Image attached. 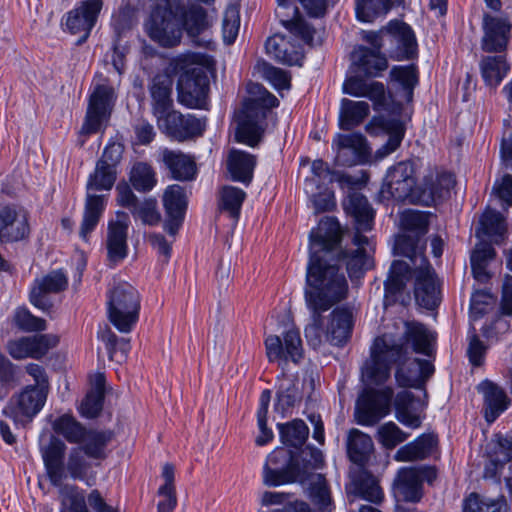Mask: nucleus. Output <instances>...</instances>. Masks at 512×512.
<instances>
[{"instance_id":"obj_1","label":"nucleus","mask_w":512,"mask_h":512,"mask_svg":"<svg viewBox=\"0 0 512 512\" xmlns=\"http://www.w3.org/2000/svg\"><path fill=\"white\" fill-rule=\"evenodd\" d=\"M310 258L306 272L305 301L308 309L329 310L348 292L345 275L326 260L341 240V228L334 217H324L309 235Z\"/></svg>"},{"instance_id":"obj_2","label":"nucleus","mask_w":512,"mask_h":512,"mask_svg":"<svg viewBox=\"0 0 512 512\" xmlns=\"http://www.w3.org/2000/svg\"><path fill=\"white\" fill-rule=\"evenodd\" d=\"M345 211L351 215L355 222L356 233L353 237L355 248L345 249L340 253L339 260L345 264L351 280L358 279L373 267L371 252L373 251L368 237L362 232L370 231L374 223V210L367 198L352 191L343 202Z\"/></svg>"},{"instance_id":"obj_3","label":"nucleus","mask_w":512,"mask_h":512,"mask_svg":"<svg viewBox=\"0 0 512 512\" xmlns=\"http://www.w3.org/2000/svg\"><path fill=\"white\" fill-rule=\"evenodd\" d=\"M411 361L402 344L395 343L388 335L377 337L371 347L370 358L362 367V378L367 384L381 385L390 377L393 364H397L398 369L402 362L406 375L415 372Z\"/></svg>"},{"instance_id":"obj_4","label":"nucleus","mask_w":512,"mask_h":512,"mask_svg":"<svg viewBox=\"0 0 512 512\" xmlns=\"http://www.w3.org/2000/svg\"><path fill=\"white\" fill-rule=\"evenodd\" d=\"M259 92L256 98L244 102L242 110L236 115L235 140L255 147L265 130V119L270 109L279 105V100L265 88L255 85Z\"/></svg>"},{"instance_id":"obj_5","label":"nucleus","mask_w":512,"mask_h":512,"mask_svg":"<svg viewBox=\"0 0 512 512\" xmlns=\"http://www.w3.org/2000/svg\"><path fill=\"white\" fill-rule=\"evenodd\" d=\"M181 10L182 0H157L144 24L149 38L165 48L178 45L182 38Z\"/></svg>"},{"instance_id":"obj_6","label":"nucleus","mask_w":512,"mask_h":512,"mask_svg":"<svg viewBox=\"0 0 512 512\" xmlns=\"http://www.w3.org/2000/svg\"><path fill=\"white\" fill-rule=\"evenodd\" d=\"M141 297L128 282H119L107 292V312L110 322L122 333H129L139 318Z\"/></svg>"},{"instance_id":"obj_7","label":"nucleus","mask_w":512,"mask_h":512,"mask_svg":"<svg viewBox=\"0 0 512 512\" xmlns=\"http://www.w3.org/2000/svg\"><path fill=\"white\" fill-rule=\"evenodd\" d=\"M116 180V170L108 166L100 167L96 163L94 173L87 182V196L83 218L79 229V237L87 242L89 234L95 230L105 209V199L101 195H92L91 191L110 190Z\"/></svg>"},{"instance_id":"obj_8","label":"nucleus","mask_w":512,"mask_h":512,"mask_svg":"<svg viewBox=\"0 0 512 512\" xmlns=\"http://www.w3.org/2000/svg\"><path fill=\"white\" fill-rule=\"evenodd\" d=\"M303 450L294 454L285 449L271 452L263 467V483L269 487L287 483L303 482L304 461Z\"/></svg>"},{"instance_id":"obj_9","label":"nucleus","mask_w":512,"mask_h":512,"mask_svg":"<svg viewBox=\"0 0 512 512\" xmlns=\"http://www.w3.org/2000/svg\"><path fill=\"white\" fill-rule=\"evenodd\" d=\"M304 472L303 482H299L308 492L314 505L322 512H331L334 508L330 488L323 474L315 473L321 469L324 458L321 450L307 446L303 450Z\"/></svg>"},{"instance_id":"obj_10","label":"nucleus","mask_w":512,"mask_h":512,"mask_svg":"<svg viewBox=\"0 0 512 512\" xmlns=\"http://www.w3.org/2000/svg\"><path fill=\"white\" fill-rule=\"evenodd\" d=\"M178 102L190 109H207L209 77L201 65L187 68L179 77Z\"/></svg>"},{"instance_id":"obj_11","label":"nucleus","mask_w":512,"mask_h":512,"mask_svg":"<svg viewBox=\"0 0 512 512\" xmlns=\"http://www.w3.org/2000/svg\"><path fill=\"white\" fill-rule=\"evenodd\" d=\"M382 193H388L398 201L408 200L417 203L420 185H416V165L412 161H402L391 167L386 174Z\"/></svg>"},{"instance_id":"obj_12","label":"nucleus","mask_w":512,"mask_h":512,"mask_svg":"<svg viewBox=\"0 0 512 512\" xmlns=\"http://www.w3.org/2000/svg\"><path fill=\"white\" fill-rule=\"evenodd\" d=\"M436 478L437 471L431 466L401 468L393 483L395 496L405 502L418 503L423 497V482L432 484Z\"/></svg>"},{"instance_id":"obj_13","label":"nucleus","mask_w":512,"mask_h":512,"mask_svg":"<svg viewBox=\"0 0 512 512\" xmlns=\"http://www.w3.org/2000/svg\"><path fill=\"white\" fill-rule=\"evenodd\" d=\"M48 391L44 388L26 386L18 395L13 396L3 414L12 419L16 426H25L43 408Z\"/></svg>"},{"instance_id":"obj_14","label":"nucleus","mask_w":512,"mask_h":512,"mask_svg":"<svg viewBox=\"0 0 512 512\" xmlns=\"http://www.w3.org/2000/svg\"><path fill=\"white\" fill-rule=\"evenodd\" d=\"M394 391L391 387L369 388L360 396L355 417L362 426H373L390 413Z\"/></svg>"},{"instance_id":"obj_15","label":"nucleus","mask_w":512,"mask_h":512,"mask_svg":"<svg viewBox=\"0 0 512 512\" xmlns=\"http://www.w3.org/2000/svg\"><path fill=\"white\" fill-rule=\"evenodd\" d=\"M270 362L298 363L303 356L302 340L298 329L291 327L279 335H269L264 341Z\"/></svg>"},{"instance_id":"obj_16","label":"nucleus","mask_w":512,"mask_h":512,"mask_svg":"<svg viewBox=\"0 0 512 512\" xmlns=\"http://www.w3.org/2000/svg\"><path fill=\"white\" fill-rule=\"evenodd\" d=\"M29 212L22 206L10 204L0 209V242L14 243L29 237Z\"/></svg>"},{"instance_id":"obj_17","label":"nucleus","mask_w":512,"mask_h":512,"mask_svg":"<svg viewBox=\"0 0 512 512\" xmlns=\"http://www.w3.org/2000/svg\"><path fill=\"white\" fill-rule=\"evenodd\" d=\"M158 127L178 141L199 137L206 129V118H197L192 114H182L172 110L158 122Z\"/></svg>"},{"instance_id":"obj_18","label":"nucleus","mask_w":512,"mask_h":512,"mask_svg":"<svg viewBox=\"0 0 512 512\" xmlns=\"http://www.w3.org/2000/svg\"><path fill=\"white\" fill-rule=\"evenodd\" d=\"M483 477L499 481L506 463L512 461V435L496 434L485 448Z\"/></svg>"},{"instance_id":"obj_19","label":"nucleus","mask_w":512,"mask_h":512,"mask_svg":"<svg viewBox=\"0 0 512 512\" xmlns=\"http://www.w3.org/2000/svg\"><path fill=\"white\" fill-rule=\"evenodd\" d=\"M102 6L91 0L80 1L65 15V26L71 34H80L77 44L84 43L96 24Z\"/></svg>"},{"instance_id":"obj_20","label":"nucleus","mask_w":512,"mask_h":512,"mask_svg":"<svg viewBox=\"0 0 512 512\" xmlns=\"http://www.w3.org/2000/svg\"><path fill=\"white\" fill-rule=\"evenodd\" d=\"M484 35L481 47L486 52H502L506 49L511 35L512 23L507 15L483 14Z\"/></svg>"},{"instance_id":"obj_21","label":"nucleus","mask_w":512,"mask_h":512,"mask_svg":"<svg viewBox=\"0 0 512 512\" xmlns=\"http://www.w3.org/2000/svg\"><path fill=\"white\" fill-rule=\"evenodd\" d=\"M412 271L416 302L429 310L436 308L441 301V290L435 270L427 264Z\"/></svg>"},{"instance_id":"obj_22","label":"nucleus","mask_w":512,"mask_h":512,"mask_svg":"<svg viewBox=\"0 0 512 512\" xmlns=\"http://www.w3.org/2000/svg\"><path fill=\"white\" fill-rule=\"evenodd\" d=\"M390 44V56L396 60L412 58L417 51V42L411 27L399 20H391L385 27Z\"/></svg>"},{"instance_id":"obj_23","label":"nucleus","mask_w":512,"mask_h":512,"mask_svg":"<svg viewBox=\"0 0 512 512\" xmlns=\"http://www.w3.org/2000/svg\"><path fill=\"white\" fill-rule=\"evenodd\" d=\"M455 185L453 174L446 171L431 170L424 176L420 193L414 199L417 203L430 206L450 196Z\"/></svg>"},{"instance_id":"obj_24","label":"nucleus","mask_w":512,"mask_h":512,"mask_svg":"<svg viewBox=\"0 0 512 512\" xmlns=\"http://www.w3.org/2000/svg\"><path fill=\"white\" fill-rule=\"evenodd\" d=\"M332 147L336 151L335 161L341 166L363 163L369 154L366 139L359 133L338 134L333 140Z\"/></svg>"},{"instance_id":"obj_25","label":"nucleus","mask_w":512,"mask_h":512,"mask_svg":"<svg viewBox=\"0 0 512 512\" xmlns=\"http://www.w3.org/2000/svg\"><path fill=\"white\" fill-rule=\"evenodd\" d=\"M113 98V89L108 85H99L95 88L89 101L85 121L81 133L90 135L101 128L103 121L109 114V106Z\"/></svg>"},{"instance_id":"obj_26","label":"nucleus","mask_w":512,"mask_h":512,"mask_svg":"<svg viewBox=\"0 0 512 512\" xmlns=\"http://www.w3.org/2000/svg\"><path fill=\"white\" fill-rule=\"evenodd\" d=\"M58 337L51 334H40L21 337L8 342L7 349L10 356L21 360L25 358L40 359L58 343Z\"/></svg>"},{"instance_id":"obj_27","label":"nucleus","mask_w":512,"mask_h":512,"mask_svg":"<svg viewBox=\"0 0 512 512\" xmlns=\"http://www.w3.org/2000/svg\"><path fill=\"white\" fill-rule=\"evenodd\" d=\"M163 206L166 215L164 229L174 237L183 224L187 209L184 188L177 184L168 186L163 194Z\"/></svg>"},{"instance_id":"obj_28","label":"nucleus","mask_w":512,"mask_h":512,"mask_svg":"<svg viewBox=\"0 0 512 512\" xmlns=\"http://www.w3.org/2000/svg\"><path fill=\"white\" fill-rule=\"evenodd\" d=\"M265 49L266 53L278 63L288 66L302 65L304 55L296 36L274 34L266 40Z\"/></svg>"},{"instance_id":"obj_29","label":"nucleus","mask_w":512,"mask_h":512,"mask_svg":"<svg viewBox=\"0 0 512 512\" xmlns=\"http://www.w3.org/2000/svg\"><path fill=\"white\" fill-rule=\"evenodd\" d=\"M65 451V443L54 435L50 437L47 445L40 446L46 473L53 486H61L67 476L63 464Z\"/></svg>"},{"instance_id":"obj_30","label":"nucleus","mask_w":512,"mask_h":512,"mask_svg":"<svg viewBox=\"0 0 512 512\" xmlns=\"http://www.w3.org/2000/svg\"><path fill=\"white\" fill-rule=\"evenodd\" d=\"M343 92L354 97H366L373 102L374 109L386 105V90L381 82L366 81L363 74L354 73L348 76L343 83Z\"/></svg>"},{"instance_id":"obj_31","label":"nucleus","mask_w":512,"mask_h":512,"mask_svg":"<svg viewBox=\"0 0 512 512\" xmlns=\"http://www.w3.org/2000/svg\"><path fill=\"white\" fill-rule=\"evenodd\" d=\"M388 68L386 57L379 51L358 46L351 54V71L364 77H379Z\"/></svg>"},{"instance_id":"obj_32","label":"nucleus","mask_w":512,"mask_h":512,"mask_svg":"<svg viewBox=\"0 0 512 512\" xmlns=\"http://www.w3.org/2000/svg\"><path fill=\"white\" fill-rule=\"evenodd\" d=\"M67 285L68 278L62 270L52 271L36 280L30 292V302L35 307L46 311L51 307L46 299V294L61 292L66 289Z\"/></svg>"},{"instance_id":"obj_33","label":"nucleus","mask_w":512,"mask_h":512,"mask_svg":"<svg viewBox=\"0 0 512 512\" xmlns=\"http://www.w3.org/2000/svg\"><path fill=\"white\" fill-rule=\"evenodd\" d=\"M470 263L475 280L487 283L494 275L492 267L496 263V251L492 243L479 240L471 252Z\"/></svg>"},{"instance_id":"obj_34","label":"nucleus","mask_w":512,"mask_h":512,"mask_svg":"<svg viewBox=\"0 0 512 512\" xmlns=\"http://www.w3.org/2000/svg\"><path fill=\"white\" fill-rule=\"evenodd\" d=\"M149 92L151 97L152 113L156 117L158 123L166 117V115L172 112V82L166 76L157 75L152 79L149 86Z\"/></svg>"},{"instance_id":"obj_35","label":"nucleus","mask_w":512,"mask_h":512,"mask_svg":"<svg viewBox=\"0 0 512 512\" xmlns=\"http://www.w3.org/2000/svg\"><path fill=\"white\" fill-rule=\"evenodd\" d=\"M117 218L108 225L107 250L112 262H118L127 255L128 216L124 212H118Z\"/></svg>"},{"instance_id":"obj_36","label":"nucleus","mask_w":512,"mask_h":512,"mask_svg":"<svg viewBox=\"0 0 512 512\" xmlns=\"http://www.w3.org/2000/svg\"><path fill=\"white\" fill-rule=\"evenodd\" d=\"M352 329V312L346 308H337L331 313L329 324L325 330V340L332 345L342 346L350 339Z\"/></svg>"},{"instance_id":"obj_37","label":"nucleus","mask_w":512,"mask_h":512,"mask_svg":"<svg viewBox=\"0 0 512 512\" xmlns=\"http://www.w3.org/2000/svg\"><path fill=\"white\" fill-rule=\"evenodd\" d=\"M403 339L407 344H411L416 353L432 356L436 335L425 325L416 321L404 322Z\"/></svg>"},{"instance_id":"obj_38","label":"nucleus","mask_w":512,"mask_h":512,"mask_svg":"<svg viewBox=\"0 0 512 512\" xmlns=\"http://www.w3.org/2000/svg\"><path fill=\"white\" fill-rule=\"evenodd\" d=\"M501 314L486 328L487 338L499 339L510 331V321L507 319L512 316V276L506 275L502 286V299L500 305Z\"/></svg>"},{"instance_id":"obj_39","label":"nucleus","mask_w":512,"mask_h":512,"mask_svg":"<svg viewBox=\"0 0 512 512\" xmlns=\"http://www.w3.org/2000/svg\"><path fill=\"white\" fill-rule=\"evenodd\" d=\"M349 492L375 504L380 503L384 498L378 480L364 469H358L352 473Z\"/></svg>"},{"instance_id":"obj_40","label":"nucleus","mask_w":512,"mask_h":512,"mask_svg":"<svg viewBox=\"0 0 512 512\" xmlns=\"http://www.w3.org/2000/svg\"><path fill=\"white\" fill-rule=\"evenodd\" d=\"M475 235L480 241L501 244L506 235L504 217L495 210L486 209L479 220Z\"/></svg>"},{"instance_id":"obj_41","label":"nucleus","mask_w":512,"mask_h":512,"mask_svg":"<svg viewBox=\"0 0 512 512\" xmlns=\"http://www.w3.org/2000/svg\"><path fill=\"white\" fill-rule=\"evenodd\" d=\"M425 241L410 234L400 235L394 245V252L397 255L404 256L409 259L411 270L430 264L425 256Z\"/></svg>"},{"instance_id":"obj_42","label":"nucleus","mask_w":512,"mask_h":512,"mask_svg":"<svg viewBox=\"0 0 512 512\" xmlns=\"http://www.w3.org/2000/svg\"><path fill=\"white\" fill-rule=\"evenodd\" d=\"M420 406L411 392H400L395 398V417L406 427L417 429L422 424Z\"/></svg>"},{"instance_id":"obj_43","label":"nucleus","mask_w":512,"mask_h":512,"mask_svg":"<svg viewBox=\"0 0 512 512\" xmlns=\"http://www.w3.org/2000/svg\"><path fill=\"white\" fill-rule=\"evenodd\" d=\"M161 160L174 179L187 181L195 177L196 165L194 160L181 151L164 149L161 152Z\"/></svg>"},{"instance_id":"obj_44","label":"nucleus","mask_w":512,"mask_h":512,"mask_svg":"<svg viewBox=\"0 0 512 512\" xmlns=\"http://www.w3.org/2000/svg\"><path fill=\"white\" fill-rule=\"evenodd\" d=\"M482 391L485 419L492 423L509 407L510 400L503 388L489 381L482 384Z\"/></svg>"},{"instance_id":"obj_45","label":"nucleus","mask_w":512,"mask_h":512,"mask_svg":"<svg viewBox=\"0 0 512 512\" xmlns=\"http://www.w3.org/2000/svg\"><path fill=\"white\" fill-rule=\"evenodd\" d=\"M437 444V438L433 434H422L414 441L400 447L394 458L399 462H411L423 460L428 457Z\"/></svg>"},{"instance_id":"obj_46","label":"nucleus","mask_w":512,"mask_h":512,"mask_svg":"<svg viewBox=\"0 0 512 512\" xmlns=\"http://www.w3.org/2000/svg\"><path fill=\"white\" fill-rule=\"evenodd\" d=\"M346 448L349 459L362 466L370 458L374 444L368 434L353 428L348 432Z\"/></svg>"},{"instance_id":"obj_47","label":"nucleus","mask_w":512,"mask_h":512,"mask_svg":"<svg viewBox=\"0 0 512 512\" xmlns=\"http://www.w3.org/2000/svg\"><path fill=\"white\" fill-rule=\"evenodd\" d=\"M255 165V157L247 152L232 150L229 153L227 167L233 181L248 185L253 178Z\"/></svg>"},{"instance_id":"obj_48","label":"nucleus","mask_w":512,"mask_h":512,"mask_svg":"<svg viewBox=\"0 0 512 512\" xmlns=\"http://www.w3.org/2000/svg\"><path fill=\"white\" fill-rule=\"evenodd\" d=\"M179 19L182 31L185 30L191 38L199 36L210 27L207 12L199 5L193 4L186 8L182 4Z\"/></svg>"},{"instance_id":"obj_49","label":"nucleus","mask_w":512,"mask_h":512,"mask_svg":"<svg viewBox=\"0 0 512 512\" xmlns=\"http://www.w3.org/2000/svg\"><path fill=\"white\" fill-rule=\"evenodd\" d=\"M113 432L109 430H87L78 448L91 459L102 460L106 458V446L111 442Z\"/></svg>"},{"instance_id":"obj_50","label":"nucleus","mask_w":512,"mask_h":512,"mask_svg":"<svg viewBox=\"0 0 512 512\" xmlns=\"http://www.w3.org/2000/svg\"><path fill=\"white\" fill-rule=\"evenodd\" d=\"M356 17L361 22L371 23L385 16L394 6H400L404 0H354Z\"/></svg>"},{"instance_id":"obj_51","label":"nucleus","mask_w":512,"mask_h":512,"mask_svg":"<svg viewBox=\"0 0 512 512\" xmlns=\"http://www.w3.org/2000/svg\"><path fill=\"white\" fill-rule=\"evenodd\" d=\"M302 400L299 381L290 377H283L279 381L276 392L275 410L285 414Z\"/></svg>"},{"instance_id":"obj_52","label":"nucleus","mask_w":512,"mask_h":512,"mask_svg":"<svg viewBox=\"0 0 512 512\" xmlns=\"http://www.w3.org/2000/svg\"><path fill=\"white\" fill-rule=\"evenodd\" d=\"M411 267L404 261H394L390 268L387 280L384 282L385 305H391L396 301V296L402 292L405 287L407 275Z\"/></svg>"},{"instance_id":"obj_53","label":"nucleus","mask_w":512,"mask_h":512,"mask_svg":"<svg viewBox=\"0 0 512 512\" xmlns=\"http://www.w3.org/2000/svg\"><path fill=\"white\" fill-rule=\"evenodd\" d=\"M369 114V104L365 101L342 99L339 122L343 130H351L358 126Z\"/></svg>"},{"instance_id":"obj_54","label":"nucleus","mask_w":512,"mask_h":512,"mask_svg":"<svg viewBox=\"0 0 512 512\" xmlns=\"http://www.w3.org/2000/svg\"><path fill=\"white\" fill-rule=\"evenodd\" d=\"M411 365L416 368V371L406 375L404 372V364L400 362V366L395 372V379L399 386L418 387L421 382H424L434 372V366L428 360L413 358Z\"/></svg>"},{"instance_id":"obj_55","label":"nucleus","mask_w":512,"mask_h":512,"mask_svg":"<svg viewBox=\"0 0 512 512\" xmlns=\"http://www.w3.org/2000/svg\"><path fill=\"white\" fill-rule=\"evenodd\" d=\"M510 67L505 57L486 56L480 62V71L485 83L491 87H496L506 76Z\"/></svg>"},{"instance_id":"obj_56","label":"nucleus","mask_w":512,"mask_h":512,"mask_svg":"<svg viewBox=\"0 0 512 512\" xmlns=\"http://www.w3.org/2000/svg\"><path fill=\"white\" fill-rule=\"evenodd\" d=\"M85 456L81 448H72L64 469H66L72 479L84 481L87 485L91 486L95 481V476L88 474L91 464L86 460Z\"/></svg>"},{"instance_id":"obj_57","label":"nucleus","mask_w":512,"mask_h":512,"mask_svg":"<svg viewBox=\"0 0 512 512\" xmlns=\"http://www.w3.org/2000/svg\"><path fill=\"white\" fill-rule=\"evenodd\" d=\"M52 429L56 434L73 444H79L86 431V428L70 414L57 417L52 422Z\"/></svg>"},{"instance_id":"obj_58","label":"nucleus","mask_w":512,"mask_h":512,"mask_svg":"<svg viewBox=\"0 0 512 512\" xmlns=\"http://www.w3.org/2000/svg\"><path fill=\"white\" fill-rule=\"evenodd\" d=\"M59 488L61 507L59 512H89L85 497L76 485L62 484Z\"/></svg>"},{"instance_id":"obj_59","label":"nucleus","mask_w":512,"mask_h":512,"mask_svg":"<svg viewBox=\"0 0 512 512\" xmlns=\"http://www.w3.org/2000/svg\"><path fill=\"white\" fill-rule=\"evenodd\" d=\"M281 440L284 444L294 448L301 447L308 438L309 428L301 419L278 424Z\"/></svg>"},{"instance_id":"obj_60","label":"nucleus","mask_w":512,"mask_h":512,"mask_svg":"<svg viewBox=\"0 0 512 512\" xmlns=\"http://www.w3.org/2000/svg\"><path fill=\"white\" fill-rule=\"evenodd\" d=\"M430 216L428 212L408 209L401 213L400 224L404 231L421 238L428 232Z\"/></svg>"},{"instance_id":"obj_61","label":"nucleus","mask_w":512,"mask_h":512,"mask_svg":"<svg viewBox=\"0 0 512 512\" xmlns=\"http://www.w3.org/2000/svg\"><path fill=\"white\" fill-rule=\"evenodd\" d=\"M245 197L246 193L242 189L234 186H224L220 191L219 207L237 221Z\"/></svg>"},{"instance_id":"obj_62","label":"nucleus","mask_w":512,"mask_h":512,"mask_svg":"<svg viewBox=\"0 0 512 512\" xmlns=\"http://www.w3.org/2000/svg\"><path fill=\"white\" fill-rule=\"evenodd\" d=\"M130 182L137 191L149 192L157 183L156 173L148 163L137 162L131 169Z\"/></svg>"},{"instance_id":"obj_63","label":"nucleus","mask_w":512,"mask_h":512,"mask_svg":"<svg viewBox=\"0 0 512 512\" xmlns=\"http://www.w3.org/2000/svg\"><path fill=\"white\" fill-rule=\"evenodd\" d=\"M254 71L268 81L276 90L290 88V75L286 71L274 67L264 60L257 61L254 66Z\"/></svg>"},{"instance_id":"obj_64","label":"nucleus","mask_w":512,"mask_h":512,"mask_svg":"<svg viewBox=\"0 0 512 512\" xmlns=\"http://www.w3.org/2000/svg\"><path fill=\"white\" fill-rule=\"evenodd\" d=\"M505 510L506 502L503 498H481L476 493H472L463 504V512H505Z\"/></svg>"}]
</instances>
